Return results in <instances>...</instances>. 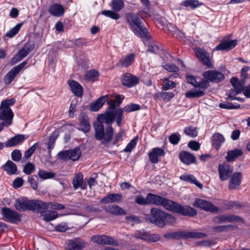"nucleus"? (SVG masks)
Here are the masks:
<instances>
[{"mask_svg":"<svg viewBox=\"0 0 250 250\" xmlns=\"http://www.w3.org/2000/svg\"><path fill=\"white\" fill-rule=\"evenodd\" d=\"M174 94L171 92H161L155 94L154 95V99L158 100L159 97L162 99L164 101H168L173 98Z\"/></svg>","mask_w":250,"mask_h":250,"instance_id":"nucleus-42","label":"nucleus"},{"mask_svg":"<svg viewBox=\"0 0 250 250\" xmlns=\"http://www.w3.org/2000/svg\"><path fill=\"white\" fill-rule=\"evenodd\" d=\"M15 100L9 99L3 100L0 106V119L5 125L8 126L12 124L14 114L10 106L14 104Z\"/></svg>","mask_w":250,"mask_h":250,"instance_id":"nucleus-3","label":"nucleus"},{"mask_svg":"<svg viewBox=\"0 0 250 250\" xmlns=\"http://www.w3.org/2000/svg\"><path fill=\"white\" fill-rule=\"evenodd\" d=\"M34 48V43L28 42L22 49H20L10 61V64L13 65L27 56Z\"/></svg>","mask_w":250,"mask_h":250,"instance_id":"nucleus-7","label":"nucleus"},{"mask_svg":"<svg viewBox=\"0 0 250 250\" xmlns=\"http://www.w3.org/2000/svg\"><path fill=\"white\" fill-rule=\"evenodd\" d=\"M135 60V55L131 54L120 60L119 63L123 67H127L131 65Z\"/></svg>","mask_w":250,"mask_h":250,"instance_id":"nucleus-38","label":"nucleus"},{"mask_svg":"<svg viewBox=\"0 0 250 250\" xmlns=\"http://www.w3.org/2000/svg\"><path fill=\"white\" fill-rule=\"evenodd\" d=\"M124 109L119 108L115 111L116 117L117 124L119 126L121 125L122 121L123 119V112Z\"/></svg>","mask_w":250,"mask_h":250,"instance_id":"nucleus-55","label":"nucleus"},{"mask_svg":"<svg viewBox=\"0 0 250 250\" xmlns=\"http://www.w3.org/2000/svg\"><path fill=\"white\" fill-rule=\"evenodd\" d=\"M27 63V61H25L17 66H15L12 68L4 78V82L6 84H10L14 79L17 75L18 74L21 72V71L24 68Z\"/></svg>","mask_w":250,"mask_h":250,"instance_id":"nucleus-11","label":"nucleus"},{"mask_svg":"<svg viewBox=\"0 0 250 250\" xmlns=\"http://www.w3.org/2000/svg\"><path fill=\"white\" fill-rule=\"evenodd\" d=\"M72 184L75 189L80 188L82 189H85L86 188V184L83 183V175L81 172L76 174L72 180Z\"/></svg>","mask_w":250,"mask_h":250,"instance_id":"nucleus-27","label":"nucleus"},{"mask_svg":"<svg viewBox=\"0 0 250 250\" xmlns=\"http://www.w3.org/2000/svg\"><path fill=\"white\" fill-rule=\"evenodd\" d=\"M205 90L199 88L198 90H189L186 93L185 96L188 98H198L205 95Z\"/></svg>","mask_w":250,"mask_h":250,"instance_id":"nucleus-41","label":"nucleus"},{"mask_svg":"<svg viewBox=\"0 0 250 250\" xmlns=\"http://www.w3.org/2000/svg\"><path fill=\"white\" fill-rule=\"evenodd\" d=\"M180 160L184 164L189 165L195 162L196 158L191 153L187 151H182L179 155Z\"/></svg>","mask_w":250,"mask_h":250,"instance_id":"nucleus-34","label":"nucleus"},{"mask_svg":"<svg viewBox=\"0 0 250 250\" xmlns=\"http://www.w3.org/2000/svg\"><path fill=\"white\" fill-rule=\"evenodd\" d=\"M193 206L206 211L211 212H217L218 208L212 204L210 202L201 199H196Z\"/></svg>","mask_w":250,"mask_h":250,"instance_id":"nucleus-12","label":"nucleus"},{"mask_svg":"<svg viewBox=\"0 0 250 250\" xmlns=\"http://www.w3.org/2000/svg\"><path fill=\"white\" fill-rule=\"evenodd\" d=\"M2 213L7 221L12 223H17L21 221L20 215L14 210L8 208H3Z\"/></svg>","mask_w":250,"mask_h":250,"instance_id":"nucleus-17","label":"nucleus"},{"mask_svg":"<svg viewBox=\"0 0 250 250\" xmlns=\"http://www.w3.org/2000/svg\"><path fill=\"white\" fill-rule=\"evenodd\" d=\"M203 76L208 82L219 83L225 79V76L221 72L217 70H208L204 72Z\"/></svg>","mask_w":250,"mask_h":250,"instance_id":"nucleus-15","label":"nucleus"},{"mask_svg":"<svg viewBox=\"0 0 250 250\" xmlns=\"http://www.w3.org/2000/svg\"><path fill=\"white\" fill-rule=\"evenodd\" d=\"M122 195L121 194L112 193L102 198L100 203L107 204L113 202H120L122 201Z\"/></svg>","mask_w":250,"mask_h":250,"instance_id":"nucleus-32","label":"nucleus"},{"mask_svg":"<svg viewBox=\"0 0 250 250\" xmlns=\"http://www.w3.org/2000/svg\"><path fill=\"white\" fill-rule=\"evenodd\" d=\"M165 154V151L162 148L155 147L152 149L148 155L150 161L152 163L156 164L159 162V157L164 156Z\"/></svg>","mask_w":250,"mask_h":250,"instance_id":"nucleus-24","label":"nucleus"},{"mask_svg":"<svg viewBox=\"0 0 250 250\" xmlns=\"http://www.w3.org/2000/svg\"><path fill=\"white\" fill-rule=\"evenodd\" d=\"M103 208L107 213L114 215H122L126 214L125 210L117 205H107L103 207Z\"/></svg>","mask_w":250,"mask_h":250,"instance_id":"nucleus-23","label":"nucleus"},{"mask_svg":"<svg viewBox=\"0 0 250 250\" xmlns=\"http://www.w3.org/2000/svg\"><path fill=\"white\" fill-rule=\"evenodd\" d=\"M243 152L241 149H235L233 150L228 151L225 158L228 162H232L238 157L241 156Z\"/></svg>","mask_w":250,"mask_h":250,"instance_id":"nucleus-36","label":"nucleus"},{"mask_svg":"<svg viewBox=\"0 0 250 250\" xmlns=\"http://www.w3.org/2000/svg\"><path fill=\"white\" fill-rule=\"evenodd\" d=\"M181 139V136L178 133H174L169 137L170 143L174 145H177Z\"/></svg>","mask_w":250,"mask_h":250,"instance_id":"nucleus-56","label":"nucleus"},{"mask_svg":"<svg viewBox=\"0 0 250 250\" xmlns=\"http://www.w3.org/2000/svg\"><path fill=\"white\" fill-rule=\"evenodd\" d=\"M137 144V141L135 139H132L124 149V151L126 152H131Z\"/></svg>","mask_w":250,"mask_h":250,"instance_id":"nucleus-64","label":"nucleus"},{"mask_svg":"<svg viewBox=\"0 0 250 250\" xmlns=\"http://www.w3.org/2000/svg\"><path fill=\"white\" fill-rule=\"evenodd\" d=\"M219 107L221 108L231 109H238L240 108V105L239 104H233L231 103L227 102L226 103H220Z\"/></svg>","mask_w":250,"mask_h":250,"instance_id":"nucleus-53","label":"nucleus"},{"mask_svg":"<svg viewBox=\"0 0 250 250\" xmlns=\"http://www.w3.org/2000/svg\"><path fill=\"white\" fill-rule=\"evenodd\" d=\"M38 146V143H35L32 146H31L28 149L25 151L24 154V157L26 158H30L33 154Z\"/></svg>","mask_w":250,"mask_h":250,"instance_id":"nucleus-58","label":"nucleus"},{"mask_svg":"<svg viewBox=\"0 0 250 250\" xmlns=\"http://www.w3.org/2000/svg\"><path fill=\"white\" fill-rule=\"evenodd\" d=\"M34 170V165L29 162L24 167L23 171L26 174H30Z\"/></svg>","mask_w":250,"mask_h":250,"instance_id":"nucleus-61","label":"nucleus"},{"mask_svg":"<svg viewBox=\"0 0 250 250\" xmlns=\"http://www.w3.org/2000/svg\"><path fill=\"white\" fill-rule=\"evenodd\" d=\"M43 219L46 222H49L56 219L58 217V213L56 211L53 210H49L46 213L42 214Z\"/></svg>","mask_w":250,"mask_h":250,"instance_id":"nucleus-44","label":"nucleus"},{"mask_svg":"<svg viewBox=\"0 0 250 250\" xmlns=\"http://www.w3.org/2000/svg\"><path fill=\"white\" fill-rule=\"evenodd\" d=\"M31 210L36 211L42 214L48 208V203L44 202L41 200H32L31 201Z\"/></svg>","mask_w":250,"mask_h":250,"instance_id":"nucleus-22","label":"nucleus"},{"mask_svg":"<svg viewBox=\"0 0 250 250\" xmlns=\"http://www.w3.org/2000/svg\"><path fill=\"white\" fill-rule=\"evenodd\" d=\"M4 170L9 175L15 174L17 170L16 165L10 160H8L4 165L3 166Z\"/></svg>","mask_w":250,"mask_h":250,"instance_id":"nucleus-39","label":"nucleus"},{"mask_svg":"<svg viewBox=\"0 0 250 250\" xmlns=\"http://www.w3.org/2000/svg\"><path fill=\"white\" fill-rule=\"evenodd\" d=\"M230 83L234 89H237L238 92H242L243 89V82H240L237 78L233 77L230 79Z\"/></svg>","mask_w":250,"mask_h":250,"instance_id":"nucleus-46","label":"nucleus"},{"mask_svg":"<svg viewBox=\"0 0 250 250\" xmlns=\"http://www.w3.org/2000/svg\"><path fill=\"white\" fill-rule=\"evenodd\" d=\"M170 207L169 210L180 213L183 215L194 216L197 214L196 210L189 206H182L180 204L173 202Z\"/></svg>","mask_w":250,"mask_h":250,"instance_id":"nucleus-8","label":"nucleus"},{"mask_svg":"<svg viewBox=\"0 0 250 250\" xmlns=\"http://www.w3.org/2000/svg\"><path fill=\"white\" fill-rule=\"evenodd\" d=\"M59 136L58 130H55L49 137V140L47 143V149L48 153L50 154L52 149L54 148L56 139Z\"/></svg>","mask_w":250,"mask_h":250,"instance_id":"nucleus-37","label":"nucleus"},{"mask_svg":"<svg viewBox=\"0 0 250 250\" xmlns=\"http://www.w3.org/2000/svg\"><path fill=\"white\" fill-rule=\"evenodd\" d=\"M184 131L185 133L192 138H194L197 136L198 132L197 128L192 125L186 127L184 128Z\"/></svg>","mask_w":250,"mask_h":250,"instance_id":"nucleus-48","label":"nucleus"},{"mask_svg":"<svg viewBox=\"0 0 250 250\" xmlns=\"http://www.w3.org/2000/svg\"><path fill=\"white\" fill-rule=\"evenodd\" d=\"M172 216L162 210L153 208L151 209V215L147 218V220L160 227H163L166 224L168 219H171Z\"/></svg>","mask_w":250,"mask_h":250,"instance_id":"nucleus-4","label":"nucleus"},{"mask_svg":"<svg viewBox=\"0 0 250 250\" xmlns=\"http://www.w3.org/2000/svg\"><path fill=\"white\" fill-rule=\"evenodd\" d=\"M225 141L223 135L219 133H214L211 137L212 145L217 149L219 148Z\"/></svg>","mask_w":250,"mask_h":250,"instance_id":"nucleus-35","label":"nucleus"},{"mask_svg":"<svg viewBox=\"0 0 250 250\" xmlns=\"http://www.w3.org/2000/svg\"><path fill=\"white\" fill-rule=\"evenodd\" d=\"M219 177L222 181L227 180L231 174L233 168L226 163L220 164L218 166Z\"/></svg>","mask_w":250,"mask_h":250,"instance_id":"nucleus-18","label":"nucleus"},{"mask_svg":"<svg viewBox=\"0 0 250 250\" xmlns=\"http://www.w3.org/2000/svg\"><path fill=\"white\" fill-rule=\"evenodd\" d=\"M22 25V23L17 24L14 27L7 32L5 36L9 38L14 37L19 32Z\"/></svg>","mask_w":250,"mask_h":250,"instance_id":"nucleus-52","label":"nucleus"},{"mask_svg":"<svg viewBox=\"0 0 250 250\" xmlns=\"http://www.w3.org/2000/svg\"><path fill=\"white\" fill-rule=\"evenodd\" d=\"M111 6L115 12H117L124 8V3L123 0H113Z\"/></svg>","mask_w":250,"mask_h":250,"instance_id":"nucleus-50","label":"nucleus"},{"mask_svg":"<svg viewBox=\"0 0 250 250\" xmlns=\"http://www.w3.org/2000/svg\"><path fill=\"white\" fill-rule=\"evenodd\" d=\"M108 95L103 96L97 99L96 101L90 105V109L92 111H98L108 100Z\"/></svg>","mask_w":250,"mask_h":250,"instance_id":"nucleus-30","label":"nucleus"},{"mask_svg":"<svg viewBox=\"0 0 250 250\" xmlns=\"http://www.w3.org/2000/svg\"><path fill=\"white\" fill-rule=\"evenodd\" d=\"M195 53L198 59L208 68H213V65L211 62L208 53L204 49L196 48L194 50Z\"/></svg>","mask_w":250,"mask_h":250,"instance_id":"nucleus-13","label":"nucleus"},{"mask_svg":"<svg viewBox=\"0 0 250 250\" xmlns=\"http://www.w3.org/2000/svg\"><path fill=\"white\" fill-rule=\"evenodd\" d=\"M236 40L225 41L217 45L215 50H229L233 48L237 44Z\"/></svg>","mask_w":250,"mask_h":250,"instance_id":"nucleus-26","label":"nucleus"},{"mask_svg":"<svg viewBox=\"0 0 250 250\" xmlns=\"http://www.w3.org/2000/svg\"><path fill=\"white\" fill-rule=\"evenodd\" d=\"M242 176L240 172L233 173L229 180V188L230 189H236L241 182Z\"/></svg>","mask_w":250,"mask_h":250,"instance_id":"nucleus-28","label":"nucleus"},{"mask_svg":"<svg viewBox=\"0 0 250 250\" xmlns=\"http://www.w3.org/2000/svg\"><path fill=\"white\" fill-rule=\"evenodd\" d=\"M205 233L194 231H179L174 233H168L165 234L164 237L167 239L179 237L183 239L188 238H202L207 237Z\"/></svg>","mask_w":250,"mask_h":250,"instance_id":"nucleus-5","label":"nucleus"},{"mask_svg":"<svg viewBox=\"0 0 250 250\" xmlns=\"http://www.w3.org/2000/svg\"><path fill=\"white\" fill-rule=\"evenodd\" d=\"M147 200L149 201V205L152 204L161 206L168 210L170 209L171 204H173L172 200L151 193L147 194Z\"/></svg>","mask_w":250,"mask_h":250,"instance_id":"nucleus-6","label":"nucleus"},{"mask_svg":"<svg viewBox=\"0 0 250 250\" xmlns=\"http://www.w3.org/2000/svg\"><path fill=\"white\" fill-rule=\"evenodd\" d=\"M102 245H112L114 246H119V244L117 240L110 236L103 235Z\"/></svg>","mask_w":250,"mask_h":250,"instance_id":"nucleus-47","label":"nucleus"},{"mask_svg":"<svg viewBox=\"0 0 250 250\" xmlns=\"http://www.w3.org/2000/svg\"><path fill=\"white\" fill-rule=\"evenodd\" d=\"M139 82V79L130 73H125L123 75L122 78L123 84L128 87L135 86Z\"/></svg>","mask_w":250,"mask_h":250,"instance_id":"nucleus-20","label":"nucleus"},{"mask_svg":"<svg viewBox=\"0 0 250 250\" xmlns=\"http://www.w3.org/2000/svg\"><path fill=\"white\" fill-rule=\"evenodd\" d=\"M49 13L56 17H60L63 15L65 10L62 5L58 3L51 5L48 8Z\"/></svg>","mask_w":250,"mask_h":250,"instance_id":"nucleus-25","label":"nucleus"},{"mask_svg":"<svg viewBox=\"0 0 250 250\" xmlns=\"http://www.w3.org/2000/svg\"><path fill=\"white\" fill-rule=\"evenodd\" d=\"M241 220L242 219L239 216L232 214L220 215L213 219V222L216 224L240 222Z\"/></svg>","mask_w":250,"mask_h":250,"instance_id":"nucleus-16","label":"nucleus"},{"mask_svg":"<svg viewBox=\"0 0 250 250\" xmlns=\"http://www.w3.org/2000/svg\"><path fill=\"white\" fill-rule=\"evenodd\" d=\"M135 202L137 204L141 205H149V201L147 200V195L146 198L141 196H137L135 199Z\"/></svg>","mask_w":250,"mask_h":250,"instance_id":"nucleus-60","label":"nucleus"},{"mask_svg":"<svg viewBox=\"0 0 250 250\" xmlns=\"http://www.w3.org/2000/svg\"><path fill=\"white\" fill-rule=\"evenodd\" d=\"M134 236L137 238L148 242H156L160 240L161 237L158 234H150L149 231L142 229L135 231Z\"/></svg>","mask_w":250,"mask_h":250,"instance_id":"nucleus-10","label":"nucleus"},{"mask_svg":"<svg viewBox=\"0 0 250 250\" xmlns=\"http://www.w3.org/2000/svg\"><path fill=\"white\" fill-rule=\"evenodd\" d=\"M181 180L190 182L192 184H195L197 187L200 188H202V185L199 183L192 175L184 174L180 177Z\"/></svg>","mask_w":250,"mask_h":250,"instance_id":"nucleus-40","label":"nucleus"},{"mask_svg":"<svg viewBox=\"0 0 250 250\" xmlns=\"http://www.w3.org/2000/svg\"><path fill=\"white\" fill-rule=\"evenodd\" d=\"M162 67L170 72H176L179 70V68L175 64L166 63L162 65Z\"/></svg>","mask_w":250,"mask_h":250,"instance_id":"nucleus-59","label":"nucleus"},{"mask_svg":"<svg viewBox=\"0 0 250 250\" xmlns=\"http://www.w3.org/2000/svg\"><path fill=\"white\" fill-rule=\"evenodd\" d=\"M115 117V111L110 109H107L104 114L97 117L98 122L94 125L95 137L103 144L107 145L112 140L114 130L111 125Z\"/></svg>","mask_w":250,"mask_h":250,"instance_id":"nucleus-1","label":"nucleus"},{"mask_svg":"<svg viewBox=\"0 0 250 250\" xmlns=\"http://www.w3.org/2000/svg\"><path fill=\"white\" fill-rule=\"evenodd\" d=\"M187 81L194 87L203 89H207L209 86V82L207 80H201L198 82L196 79L192 76L189 75L186 77Z\"/></svg>","mask_w":250,"mask_h":250,"instance_id":"nucleus-19","label":"nucleus"},{"mask_svg":"<svg viewBox=\"0 0 250 250\" xmlns=\"http://www.w3.org/2000/svg\"><path fill=\"white\" fill-rule=\"evenodd\" d=\"M87 246L85 240L80 238L68 240L65 247L66 250H83Z\"/></svg>","mask_w":250,"mask_h":250,"instance_id":"nucleus-14","label":"nucleus"},{"mask_svg":"<svg viewBox=\"0 0 250 250\" xmlns=\"http://www.w3.org/2000/svg\"><path fill=\"white\" fill-rule=\"evenodd\" d=\"M236 228H237V227L235 226L228 225L213 227L212 229L215 232H221L223 231H227L230 230H233Z\"/></svg>","mask_w":250,"mask_h":250,"instance_id":"nucleus-49","label":"nucleus"},{"mask_svg":"<svg viewBox=\"0 0 250 250\" xmlns=\"http://www.w3.org/2000/svg\"><path fill=\"white\" fill-rule=\"evenodd\" d=\"M59 158L63 161L71 160L73 161H77L81 156V151L78 147L69 150L60 151L58 154Z\"/></svg>","mask_w":250,"mask_h":250,"instance_id":"nucleus-9","label":"nucleus"},{"mask_svg":"<svg viewBox=\"0 0 250 250\" xmlns=\"http://www.w3.org/2000/svg\"><path fill=\"white\" fill-rule=\"evenodd\" d=\"M48 207L53 209L61 210L65 208V206L61 204L56 202H48Z\"/></svg>","mask_w":250,"mask_h":250,"instance_id":"nucleus-62","label":"nucleus"},{"mask_svg":"<svg viewBox=\"0 0 250 250\" xmlns=\"http://www.w3.org/2000/svg\"><path fill=\"white\" fill-rule=\"evenodd\" d=\"M90 124L88 117L84 114H81L80 116V128L79 129L84 133L88 132L90 129Z\"/></svg>","mask_w":250,"mask_h":250,"instance_id":"nucleus-31","label":"nucleus"},{"mask_svg":"<svg viewBox=\"0 0 250 250\" xmlns=\"http://www.w3.org/2000/svg\"><path fill=\"white\" fill-rule=\"evenodd\" d=\"M102 14L116 20L119 19L120 18V16L119 14L110 10L102 11Z\"/></svg>","mask_w":250,"mask_h":250,"instance_id":"nucleus-54","label":"nucleus"},{"mask_svg":"<svg viewBox=\"0 0 250 250\" xmlns=\"http://www.w3.org/2000/svg\"><path fill=\"white\" fill-rule=\"evenodd\" d=\"M99 75V72L97 71L91 69L85 73L84 79L87 81H94L98 77Z\"/></svg>","mask_w":250,"mask_h":250,"instance_id":"nucleus-45","label":"nucleus"},{"mask_svg":"<svg viewBox=\"0 0 250 250\" xmlns=\"http://www.w3.org/2000/svg\"><path fill=\"white\" fill-rule=\"evenodd\" d=\"M11 157L13 160L18 162L21 159V153L19 150L15 149L12 152Z\"/></svg>","mask_w":250,"mask_h":250,"instance_id":"nucleus-63","label":"nucleus"},{"mask_svg":"<svg viewBox=\"0 0 250 250\" xmlns=\"http://www.w3.org/2000/svg\"><path fill=\"white\" fill-rule=\"evenodd\" d=\"M38 175L40 178L45 180L53 178L55 176V174L52 172H48L44 170L40 169Z\"/></svg>","mask_w":250,"mask_h":250,"instance_id":"nucleus-51","label":"nucleus"},{"mask_svg":"<svg viewBox=\"0 0 250 250\" xmlns=\"http://www.w3.org/2000/svg\"><path fill=\"white\" fill-rule=\"evenodd\" d=\"M31 201L26 198H19L16 200L14 206L19 211L31 210Z\"/></svg>","mask_w":250,"mask_h":250,"instance_id":"nucleus-21","label":"nucleus"},{"mask_svg":"<svg viewBox=\"0 0 250 250\" xmlns=\"http://www.w3.org/2000/svg\"><path fill=\"white\" fill-rule=\"evenodd\" d=\"M140 109V105L135 104H130L127 105L124 108V111L128 113L132 111H137Z\"/></svg>","mask_w":250,"mask_h":250,"instance_id":"nucleus-57","label":"nucleus"},{"mask_svg":"<svg viewBox=\"0 0 250 250\" xmlns=\"http://www.w3.org/2000/svg\"><path fill=\"white\" fill-rule=\"evenodd\" d=\"M26 138L23 135H17L9 139L5 142V146L7 147L14 146L22 143Z\"/></svg>","mask_w":250,"mask_h":250,"instance_id":"nucleus-29","label":"nucleus"},{"mask_svg":"<svg viewBox=\"0 0 250 250\" xmlns=\"http://www.w3.org/2000/svg\"><path fill=\"white\" fill-rule=\"evenodd\" d=\"M125 18L129 27L137 36L140 38H148L149 34L138 14L127 13Z\"/></svg>","mask_w":250,"mask_h":250,"instance_id":"nucleus-2","label":"nucleus"},{"mask_svg":"<svg viewBox=\"0 0 250 250\" xmlns=\"http://www.w3.org/2000/svg\"><path fill=\"white\" fill-rule=\"evenodd\" d=\"M69 85L72 92L78 97H82L83 94L82 86L77 82L70 80L68 82Z\"/></svg>","mask_w":250,"mask_h":250,"instance_id":"nucleus-33","label":"nucleus"},{"mask_svg":"<svg viewBox=\"0 0 250 250\" xmlns=\"http://www.w3.org/2000/svg\"><path fill=\"white\" fill-rule=\"evenodd\" d=\"M181 5L186 7H189L191 9H194L202 5V3L197 0H186L182 1Z\"/></svg>","mask_w":250,"mask_h":250,"instance_id":"nucleus-43","label":"nucleus"}]
</instances>
